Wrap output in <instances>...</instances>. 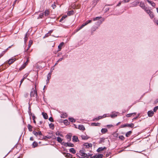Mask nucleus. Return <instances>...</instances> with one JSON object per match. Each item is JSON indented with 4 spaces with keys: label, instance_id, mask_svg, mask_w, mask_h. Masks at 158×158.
<instances>
[{
    "label": "nucleus",
    "instance_id": "6e6d98bb",
    "mask_svg": "<svg viewBox=\"0 0 158 158\" xmlns=\"http://www.w3.org/2000/svg\"><path fill=\"white\" fill-rule=\"evenodd\" d=\"M63 59V58H60L57 61V63H58L59 61H60L62 60Z\"/></svg>",
    "mask_w": 158,
    "mask_h": 158
},
{
    "label": "nucleus",
    "instance_id": "0eeeda50",
    "mask_svg": "<svg viewBox=\"0 0 158 158\" xmlns=\"http://www.w3.org/2000/svg\"><path fill=\"white\" fill-rule=\"evenodd\" d=\"M16 60V59L15 58H12L10 59H9L8 61V63L9 64H10L13 63L15 60Z\"/></svg>",
    "mask_w": 158,
    "mask_h": 158
},
{
    "label": "nucleus",
    "instance_id": "f8f14e48",
    "mask_svg": "<svg viewBox=\"0 0 158 158\" xmlns=\"http://www.w3.org/2000/svg\"><path fill=\"white\" fill-rule=\"evenodd\" d=\"M78 128L80 130H84L85 128L84 126L82 125H79L78 126Z\"/></svg>",
    "mask_w": 158,
    "mask_h": 158
},
{
    "label": "nucleus",
    "instance_id": "c85d7f7f",
    "mask_svg": "<svg viewBox=\"0 0 158 158\" xmlns=\"http://www.w3.org/2000/svg\"><path fill=\"white\" fill-rule=\"evenodd\" d=\"M32 146L34 148H35L37 146L38 143H37L35 141L33 143Z\"/></svg>",
    "mask_w": 158,
    "mask_h": 158
},
{
    "label": "nucleus",
    "instance_id": "58836bf2",
    "mask_svg": "<svg viewBox=\"0 0 158 158\" xmlns=\"http://www.w3.org/2000/svg\"><path fill=\"white\" fill-rule=\"evenodd\" d=\"M103 156V155L102 154H98L97 156V158H102Z\"/></svg>",
    "mask_w": 158,
    "mask_h": 158
},
{
    "label": "nucleus",
    "instance_id": "49530a36",
    "mask_svg": "<svg viewBox=\"0 0 158 158\" xmlns=\"http://www.w3.org/2000/svg\"><path fill=\"white\" fill-rule=\"evenodd\" d=\"M33 133L36 136H37V135H38V133L37 132H36L35 131H33Z\"/></svg>",
    "mask_w": 158,
    "mask_h": 158
},
{
    "label": "nucleus",
    "instance_id": "052dcab7",
    "mask_svg": "<svg viewBox=\"0 0 158 158\" xmlns=\"http://www.w3.org/2000/svg\"><path fill=\"white\" fill-rule=\"evenodd\" d=\"M139 3V2H137L135 3V4H133V5H134V6H136Z\"/></svg>",
    "mask_w": 158,
    "mask_h": 158
},
{
    "label": "nucleus",
    "instance_id": "393cba45",
    "mask_svg": "<svg viewBox=\"0 0 158 158\" xmlns=\"http://www.w3.org/2000/svg\"><path fill=\"white\" fill-rule=\"evenodd\" d=\"M27 32L25 34V37L24 38V42L25 44H26L27 40Z\"/></svg>",
    "mask_w": 158,
    "mask_h": 158
},
{
    "label": "nucleus",
    "instance_id": "4d7b16f0",
    "mask_svg": "<svg viewBox=\"0 0 158 158\" xmlns=\"http://www.w3.org/2000/svg\"><path fill=\"white\" fill-rule=\"evenodd\" d=\"M38 135H39V136L42 135V134L41 133V132L40 131H39L38 132Z\"/></svg>",
    "mask_w": 158,
    "mask_h": 158
},
{
    "label": "nucleus",
    "instance_id": "f257e3e1",
    "mask_svg": "<svg viewBox=\"0 0 158 158\" xmlns=\"http://www.w3.org/2000/svg\"><path fill=\"white\" fill-rule=\"evenodd\" d=\"M102 18L101 17H97L95 18H93V20L94 21L98 20L96 23V24L97 25L98 24L99 26L104 20V19H103L102 20H100V19Z\"/></svg>",
    "mask_w": 158,
    "mask_h": 158
},
{
    "label": "nucleus",
    "instance_id": "a19ab883",
    "mask_svg": "<svg viewBox=\"0 0 158 158\" xmlns=\"http://www.w3.org/2000/svg\"><path fill=\"white\" fill-rule=\"evenodd\" d=\"M49 126L50 128H53L54 127V125L51 123L49 124Z\"/></svg>",
    "mask_w": 158,
    "mask_h": 158
},
{
    "label": "nucleus",
    "instance_id": "aec40b11",
    "mask_svg": "<svg viewBox=\"0 0 158 158\" xmlns=\"http://www.w3.org/2000/svg\"><path fill=\"white\" fill-rule=\"evenodd\" d=\"M50 13V11L48 10H46L44 12L45 15L46 16H48Z\"/></svg>",
    "mask_w": 158,
    "mask_h": 158
},
{
    "label": "nucleus",
    "instance_id": "f3484780",
    "mask_svg": "<svg viewBox=\"0 0 158 158\" xmlns=\"http://www.w3.org/2000/svg\"><path fill=\"white\" fill-rule=\"evenodd\" d=\"M69 152L73 154H75L76 152L75 150L73 148H71L69 149Z\"/></svg>",
    "mask_w": 158,
    "mask_h": 158
},
{
    "label": "nucleus",
    "instance_id": "f03ea898",
    "mask_svg": "<svg viewBox=\"0 0 158 158\" xmlns=\"http://www.w3.org/2000/svg\"><path fill=\"white\" fill-rule=\"evenodd\" d=\"M92 21V20H88L84 23L83 24L81 27L78 28L77 30L76 31H78L80 29H81L84 26L88 24V23H91Z\"/></svg>",
    "mask_w": 158,
    "mask_h": 158
},
{
    "label": "nucleus",
    "instance_id": "37998d69",
    "mask_svg": "<svg viewBox=\"0 0 158 158\" xmlns=\"http://www.w3.org/2000/svg\"><path fill=\"white\" fill-rule=\"evenodd\" d=\"M158 109V106L155 107L153 109V112H155Z\"/></svg>",
    "mask_w": 158,
    "mask_h": 158
},
{
    "label": "nucleus",
    "instance_id": "412c9836",
    "mask_svg": "<svg viewBox=\"0 0 158 158\" xmlns=\"http://www.w3.org/2000/svg\"><path fill=\"white\" fill-rule=\"evenodd\" d=\"M107 131V130L106 128H102L101 130V132L103 134L106 133Z\"/></svg>",
    "mask_w": 158,
    "mask_h": 158
},
{
    "label": "nucleus",
    "instance_id": "2eb2a0df",
    "mask_svg": "<svg viewBox=\"0 0 158 158\" xmlns=\"http://www.w3.org/2000/svg\"><path fill=\"white\" fill-rule=\"evenodd\" d=\"M42 115L44 117V118L45 119H47L48 118V116L47 114L44 112H42Z\"/></svg>",
    "mask_w": 158,
    "mask_h": 158
},
{
    "label": "nucleus",
    "instance_id": "a211bd4d",
    "mask_svg": "<svg viewBox=\"0 0 158 158\" xmlns=\"http://www.w3.org/2000/svg\"><path fill=\"white\" fill-rule=\"evenodd\" d=\"M92 144L91 143H85L84 146L86 148H89L90 146H92Z\"/></svg>",
    "mask_w": 158,
    "mask_h": 158
},
{
    "label": "nucleus",
    "instance_id": "ea45409f",
    "mask_svg": "<svg viewBox=\"0 0 158 158\" xmlns=\"http://www.w3.org/2000/svg\"><path fill=\"white\" fill-rule=\"evenodd\" d=\"M118 138L119 139L122 140H123L124 139V137L122 135L119 136Z\"/></svg>",
    "mask_w": 158,
    "mask_h": 158
},
{
    "label": "nucleus",
    "instance_id": "dca6fc26",
    "mask_svg": "<svg viewBox=\"0 0 158 158\" xmlns=\"http://www.w3.org/2000/svg\"><path fill=\"white\" fill-rule=\"evenodd\" d=\"M74 13V11L73 10L69 11L67 13V15L68 16L73 15Z\"/></svg>",
    "mask_w": 158,
    "mask_h": 158
},
{
    "label": "nucleus",
    "instance_id": "ddd939ff",
    "mask_svg": "<svg viewBox=\"0 0 158 158\" xmlns=\"http://www.w3.org/2000/svg\"><path fill=\"white\" fill-rule=\"evenodd\" d=\"M118 112L112 113V114H111L110 117L112 118H114L116 117L117 116V114H118Z\"/></svg>",
    "mask_w": 158,
    "mask_h": 158
},
{
    "label": "nucleus",
    "instance_id": "bf43d9fd",
    "mask_svg": "<svg viewBox=\"0 0 158 158\" xmlns=\"http://www.w3.org/2000/svg\"><path fill=\"white\" fill-rule=\"evenodd\" d=\"M95 120H97V121L98 120V117L93 119V121H94Z\"/></svg>",
    "mask_w": 158,
    "mask_h": 158
},
{
    "label": "nucleus",
    "instance_id": "09e8293b",
    "mask_svg": "<svg viewBox=\"0 0 158 158\" xmlns=\"http://www.w3.org/2000/svg\"><path fill=\"white\" fill-rule=\"evenodd\" d=\"M97 2H96V0H94L93 2V4H94V6L97 4Z\"/></svg>",
    "mask_w": 158,
    "mask_h": 158
},
{
    "label": "nucleus",
    "instance_id": "de8ad7c7",
    "mask_svg": "<svg viewBox=\"0 0 158 158\" xmlns=\"http://www.w3.org/2000/svg\"><path fill=\"white\" fill-rule=\"evenodd\" d=\"M66 113L65 114H62L61 115V118H65V117H66Z\"/></svg>",
    "mask_w": 158,
    "mask_h": 158
},
{
    "label": "nucleus",
    "instance_id": "a18cd8bd",
    "mask_svg": "<svg viewBox=\"0 0 158 158\" xmlns=\"http://www.w3.org/2000/svg\"><path fill=\"white\" fill-rule=\"evenodd\" d=\"M127 127V124H122V125H121L120 126V127L121 128H123V127Z\"/></svg>",
    "mask_w": 158,
    "mask_h": 158
},
{
    "label": "nucleus",
    "instance_id": "e433bc0d",
    "mask_svg": "<svg viewBox=\"0 0 158 158\" xmlns=\"http://www.w3.org/2000/svg\"><path fill=\"white\" fill-rule=\"evenodd\" d=\"M145 11L149 15L150 14L151 12H152L150 10H147V9L145 10Z\"/></svg>",
    "mask_w": 158,
    "mask_h": 158
},
{
    "label": "nucleus",
    "instance_id": "0e129e2a",
    "mask_svg": "<svg viewBox=\"0 0 158 158\" xmlns=\"http://www.w3.org/2000/svg\"><path fill=\"white\" fill-rule=\"evenodd\" d=\"M24 78H23L21 81H20V85L23 82V81H24Z\"/></svg>",
    "mask_w": 158,
    "mask_h": 158
},
{
    "label": "nucleus",
    "instance_id": "864d4df0",
    "mask_svg": "<svg viewBox=\"0 0 158 158\" xmlns=\"http://www.w3.org/2000/svg\"><path fill=\"white\" fill-rule=\"evenodd\" d=\"M49 138V137H48L47 136H45V137H43L41 139H44V140H45V139L47 138Z\"/></svg>",
    "mask_w": 158,
    "mask_h": 158
},
{
    "label": "nucleus",
    "instance_id": "423d86ee",
    "mask_svg": "<svg viewBox=\"0 0 158 158\" xmlns=\"http://www.w3.org/2000/svg\"><path fill=\"white\" fill-rule=\"evenodd\" d=\"M80 153L81 156V157L84 158L85 157H86L87 156V154L83 152V150H80Z\"/></svg>",
    "mask_w": 158,
    "mask_h": 158
},
{
    "label": "nucleus",
    "instance_id": "5701e85b",
    "mask_svg": "<svg viewBox=\"0 0 158 158\" xmlns=\"http://www.w3.org/2000/svg\"><path fill=\"white\" fill-rule=\"evenodd\" d=\"M56 139L57 141H58V142L60 143H62L63 141V139H61V138L59 137H56Z\"/></svg>",
    "mask_w": 158,
    "mask_h": 158
},
{
    "label": "nucleus",
    "instance_id": "69168bd1",
    "mask_svg": "<svg viewBox=\"0 0 158 158\" xmlns=\"http://www.w3.org/2000/svg\"><path fill=\"white\" fill-rule=\"evenodd\" d=\"M27 76H28V74L27 75H24L23 76V78H24V80L27 77Z\"/></svg>",
    "mask_w": 158,
    "mask_h": 158
},
{
    "label": "nucleus",
    "instance_id": "774afa93",
    "mask_svg": "<svg viewBox=\"0 0 158 158\" xmlns=\"http://www.w3.org/2000/svg\"><path fill=\"white\" fill-rule=\"evenodd\" d=\"M91 158H97V156H93L91 157Z\"/></svg>",
    "mask_w": 158,
    "mask_h": 158
},
{
    "label": "nucleus",
    "instance_id": "c9c22d12",
    "mask_svg": "<svg viewBox=\"0 0 158 158\" xmlns=\"http://www.w3.org/2000/svg\"><path fill=\"white\" fill-rule=\"evenodd\" d=\"M105 138H101L100 139V141L99 142V143H102L104 142V140H105Z\"/></svg>",
    "mask_w": 158,
    "mask_h": 158
},
{
    "label": "nucleus",
    "instance_id": "1a4fd4ad",
    "mask_svg": "<svg viewBox=\"0 0 158 158\" xmlns=\"http://www.w3.org/2000/svg\"><path fill=\"white\" fill-rule=\"evenodd\" d=\"M72 140L74 142H76L79 141L77 137L76 136H73V137Z\"/></svg>",
    "mask_w": 158,
    "mask_h": 158
},
{
    "label": "nucleus",
    "instance_id": "13d9d810",
    "mask_svg": "<svg viewBox=\"0 0 158 158\" xmlns=\"http://www.w3.org/2000/svg\"><path fill=\"white\" fill-rule=\"evenodd\" d=\"M68 55H63V57L62 58H67L68 57Z\"/></svg>",
    "mask_w": 158,
    "mask_h": 158
},
{
    "label": "nucleus",
    "instance_id": "c756f323",
    "mask_svg": "<svg viewBox=\"0 0 158 158\" xmlns=\"http://www.w3.org/2000/svg\"><path fill=\"white\" fill-rule=\"evenodd\" d=\"M127 127H129L131 128H133L134 126V124L133 123H131L130 124L128 123L127 124Z\"/></svg>",
    "mask_w": 158,
    "mask_h": 158
},
{
    "label": "nucleus",
    "instance_id": "9b49d317",
    "mask_svg": "<svg viewBox=\"0 0 158 158\" xmlns=\"http://www.w3.org/2000/svg\"><path fill=\"white\" fill-rule=\"evenodd\" d=\"M64 43L63 42H61V43L58 46V51H60L61 48L62 46L64 45Z\"/></svg>",
    "mask_w": 158,
    "mask_h": 158
},
{
    "label": "nucleus",
    "instance_id": "72a5a7b5",
    "mask_svg": "<svg viewBox=\"0 0 158 158\" xmlns=\"http://www.w3.org/2000/svg\"><path fill=\"white\" fill-rule=\"evenodd\" d=\"M100 123H91V125L92 126H98Z\"/></svg>",
    "mask_w": 158,
    "mask_h": 158
},
{
    "label": "nucleus",
    "instance_id": "cd10ccee",
    "mask_svg": "<svg viewBox=\"0 0 158 158\" xmlns=\"http://www.w3.org/2000/svg\"><path fill=\"white\" fill-rule=\"evenodd\" d=\"M71 136L69 135H67L66 136V138L69 140L68 141H69L70 140H71Z\"/></svg>",
    "mask_w": 158,
    "mask_h": 158
},
{
    "label": "nucleus",
    "instance_id": "bb28decb",
    "mask_svg": "<svg viewBox=\"0 0 158 158\" xmlns=\"http://www.w3.org/2000/svg\"><path fill=\"white\" fill-rule=\"evenodd\" d=\"M69 119L70 121L72 123L75 122L76 121L75 120L74 118L72 117L69 118Z\"/></svg>",
    "mask_w": 158,
    "mask_h": 158
},
{
    "label": "nucleus",
    "instance_id": "4468645a",
    "mask_svg": "<svg viewBox=\"0 0 158 158\" xmlns=\"http://www.w3.org/2000/svg\"><path fill=\"white\" fill-rule=\"evenodd\" d=\"M147 2L153 7H155L156 6L155 3L152 1L150 0H147Z\"/></svg>",
    "mask_w": 158,
    "mask_h": 158
},
{
    "label": "nucleus",
    "instance_id": "9d476101",
    "mask_svg": "<svg viewBox=\"0 0 158 158\" xmlns=\"http://www.w3.org/2000/svg\"><path fill=\"white\" fill-rule=\"evenodd\" d=\"M154 113L153 111L152 110H150L148 111V114L149 117H151L154 114Z\"/></svg>",
    "mask_w": 158,
    "mask_h": 158
},
{
    "label": "nucleus",
    "instance_id": "c03bdc74",
    "mask_svg": "<svg viewBox=\"0 0 158 158\" xmlns=\"http://www.w3.org/2000/svg\"><path fill=\"white\" fill-rule=\"evenodd\" d=\"M149 15L151 19H152L154 17V15L152 12L149 14Z\"/></svg>",
    "mask_w": 158,
    "mask_h": 158
},
{
    "label": "nucleus",
    "instance_id": "f704fd0d",
    "mask_svg": "<svg viewBox=\"0 0 158 158\" xmlns=\"http://www.w3.org/2000/svg\"><path fill=\"white\" fill-rule=\"evenodd\" d=\"M44 15V13H41L40 15L37 18V19H39L40 18H42Z\"/></svg>",
    "mask_w": 158,
    "mask_h": 158
},
{
    "label": "nucleus",
    "instance_id": "6ab92c4d",
    "mask_svg": "<svg viewBox=\"0 0 158 158\" xmlns=\"http://www.w3.org/2000/svg\"><path fill=\"white\" fill-rule=\"evenodd\" d=\"M106 148L105 147H104L103 148H102V147H100L98 148V149L97 150V151L98 152H100L102 151H103L104 150V149H106Z\"/></svg>",
    "mask_w": 158,
    "mask_h": 158
},
{
    "label": "nucleus",
    "instance_id": "4c0bfd02",
    "mask_svg": "<svg viewBox=\"0 0 158 158\" xmlns=\"http://www.w3.org/2000/svg\"><path fill=\"white\" fill-rule=\"evenodd\" d=\"M51 72L49 73L48 74V75H47V79H50V78H51Z\"/></svg>",
    "mask_w": 158,
    "mask_h": 158
},
{
    "label": "nucleus",
    "instance_id": "338daca9",
    "mask_svg": "<svg viewBox=\"0 0 158 158\" xmlns=\"http://www.w3.org/2000/svg\"><path fill=\"white\" fill-rule=\"evenodd\" d=\"M124 2L125 3L128 2L130 1V0H123Z\"/></svg>",
    "mask_w": 158,
    "mask_h": 158
},
{
    "label": "nucleus",
    "instance_id": "473e14b6",
    "mask_svg": "<svg viewBox=\"0 0 158 158\" xmlns=\"http://www.w3.org/2000/svg\"><path fill=\"white\" fill-rule=\"evenodd\" d=\"M67 17V16L66 15H64L63 17H62L61 18V19H60V22H61L62 21H63L64 20V19L66 18Z\"/></svg>",
    "mask_w": 158,
    "mask_h": 158
},
{
    "label": "nucleus",
    "instance_id": "7c9ffc66",
    "mask_svg": "<svg viewBox=\"0 0 158 158\" xmlns=\"http://www.w3.org/2000/svg\"><path fill=\"white\" fill-rule=\"evenodd\" d=\"M136 114V113H135V112L128 114H127L126 116L127 117H130L132 115V114Z\"/></svg>",
    "mask_w": 158,
    "mask_h": 158
},
{
    "label": "nucleus",
    "instance_id": "8fccbe9b",
    "mask_svg": "<svg viewBox=\"0 0 158 158\" xmlns=\"http://www.w3.org/2000/svg\"><path fill=\"white\" fill-rule=\"evenodd\" d=\"M49 120L51 122H53V118L52 117H50L49 118Z\"/></svg>",
    "mask_w": 158,
    "mask_h": 158
},
{
    "label": "nucleus",
    "instance_id": "3c124183",
    "mask_svg": "<svg viewBox=\"0 0 158 158\" xmlns=\"http://www.w3.org/2000/svg\"><path fill=\"white\" fill-rule=\"evenodd\" d=\"M68 122L67 120H64V123L66 125L68 124Z\"/></svg>",
    "mask_w": 158,
    "mask_h": 158
},
{
    "label": "nucleus",
    "instance_id": "39448f33",
    "mask_svg": "<svg viewBox=\"0 0 158 158\" xmlns=\"http://www.w3.org/2000/svg\"><path fill=\"white\" fill-rule=\"evenodd\" d=\"M32 43H33V41L31 40H30L29 41V43L28 44L27 48L26 50H25V52H27L28 50H29V48H30V47H31V45L32 44Z\"/></svg>",
    "mask_w": 158,
    "mask_h": 158
},
{
    "label": "nucleus",
    "instance_id": "6e6552de",
    "mask_svg": "<svg viewBox=\"0 0 158 158\" xmlns=\"http://www.w3.org/2000/svg\"><path fill=\"white\" fill-rule=\"evenodd\" d=\"M139 6L140 7H141L144 10H146L147 9V7H145V5L144 3L142 2H140V3Z\"/></svg>",
    "mask_w": 158,
    "mask_h": 158
},
{
    "label": "nucleus",
    "instance_id": "5fc2aeb1",
    "mask_svg": "<svg viewBox=\"0 0 158 158\" xmlns=\"http://www.w3.org/2000/svg\"><path fill=\"white\" fill-rule=\"evenodd\" d=\"M52 6L54 9L56 7V6L54 3L52 5Z\"/></svg>",
    "mask_w": 158,
    "mask_h": 158
},
{
    "label": "nucleus",
    "instance_id": "20e7f679",
    "mask_svg": "<svg viewBox=\"0 0 158 158\" xmlns=\"http://www.w3.org/2000/svg\"><path fill=\"white\" fill-rule=\"evenodd\" d=\"M98 27L95 26H93L91 29V35H93L94 32V31H95L96 30V29H98Z\"/></svg>",
    "mask_w": 158,
    "mask_h": 158
},
{
    "label": "nucleus",
    "instance_id": "2f4dec72",
    "mask_svg": "<svg viewBox=\"0 0 158 158\" xmlns=\"http://www.w3.org/2000/svg\"><path fill=\"white\" fill-rule=\"evenodd\" d=\"M74 145L73 144L71 143H69L67 142V146L70 147H73Z\"/></svg>",
    "mask_w": 158,
    "mask_h": 158
},
{
    "label": "nucleus",
    "instance_id": "a878e982",
    "mask_svg": "<svg viewBox=\"0 0 158 158\" xmlns=\"http://www.w3.org/2000/svg\"><path fill=\"white\" fill-rule=\"evenodd\" d=\"M81 136L82 139L84 140H86L89 138V137H87V136L86 135H81Z\"/></svg>",
    "mask_w": 158,
    "mask_h": 158
},
{
    "label": "nucleus",
    "instance_id": "4be33fe9",
    "mask_svg": "<svg viewBox=\"0 0 158 158\" xmlns=\"http://www.w3.org/2000/svg\"><path fill=\"white\" fill-rule=\"evenodd\" d=\"M132 133V131H129L126 133L125 135L127 137H128L131 135Z\"/></svg>",
    "mask_w": 158,
    "mask_h": 158
},
{
    "label": "nucleus",
    "instance_id": "603ef678",
    "mask_svg": "<svg viewBox=\"0 0 158 158\" xmlns=\"http://www.w3.org/2000/svg\"><path fill=\"white\" fill-rule=\"evenodd\" d=\"M26 65H27L26 63H24L22 65V66L21 67V68L22 69H24Z\"/></svg>",
    "mask_w": 158,
    "mask_h": 158
},
{
    "label": "nucleus",
    "instance_id": "7ed1b4c3",
    "mask_svg": "<svg viewBox=\"0 0 158 158\" xmlns=\"http://www.w3.org/2000/svg\"><path fill=\"white\" fill-rule=\"evenodd\" d=\"M37 95V91H35L34 89L30 93V96L31 97H34L35 96L36 97Z\"/></svg>",
    "mask_w": 158,
    "mask_h": 158
},
{
    "label": "nucleus",
    "instance_id": "680f3d73",
    "mask_svg": "<svg viewBox=\"0 0 158 158\" xmlns=\"http://www.w3.org/2000/svg\"><path fill=\"white\" fill-rule=\"evenodd\" d=\"M121 4V2H119L116 5V6H119Z\"/></svg>",
    "mask_w": 158,
    "mask_h": 158
},
{
    "label": "nucleus",
    "instance_id": "b1692460",
    "mask_svg": "<svg viewBox=\"0 0 158 158\" xmlns=\"http://www.w3.org/2000/svg\"><path fill=\"white\" fill-rule=\"evenodd\" d=\"M27 127L30 131H32V127L31 125L29 124H28L27 125Z\"/></svg>",
    "mask_w": 158,
    "mask_h": 158
},
{
    "label": "nucleus",
    "instance_id": "e2e57ef3",
    "mask_svg": "<svg viewBox=\"0 0 158 158\" xmlns=\"http://www.w3.org/2000/svg\"><path fill=\"white\" fill-rule=\"evenodd\" d=\"M113 126L112 125H107V127H108V128H110L111 127H112Z\"/></svg>",
    "mask_w": 158,
    "mask_h": 158
},
{
    "label": "nucleus",
    "instance_id": "79ce46f5",
    "mask_svg": "<svg viewBox=\"0 0 158 158\" xmlns=\"http://www.w3.org/2000/svg\"><path fill=\"white\" fill-rule=\"evenodd\" d=\"M67 143H65L64 142H62V143H61V144L62 145H63L65 146V147H67Z\"/></svg>",
    "mask_w": 158,
    "mask_h": 158
}]
</instances>
